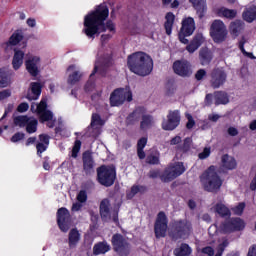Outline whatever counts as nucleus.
Listing matches in <instances>:
<instances>
[{
	"label": "nucleus",
	"instance_id": "nucleus-29",
	"mask_svg": "<svg viewBox=\"0 0 256 256\" xmlns=\"http://www.w3.org/2000/svg\"><path fill=\"white\" fill-rule=\"evenodd\" d=\"M242 18L247 23H253V21L256 20V6L255 5L246 6L242 13Z\"/></svg>",
	"mask_w": 256,
	"mask_h": 256
},
{
	"label": "nucleus",
	"instance_id": "nucleus-6",
	"mask_svg": "<svg viewBox=\"0 0 256 256\" xmlns=\"http://www.w3.org/2000/svg\"><path fill=\"white\" fill-rule=\"evenodd\" d=\"M126 101H133V93L127 88H118L110 95L111 107H120V105H123Z\"/></svg>",
	"mask_w": 256,
	"mask_h": 256
},
{
	"label": "nucleus",
	"instance_id": "nucleus-20",
	"mask_svg": "<svg viewBox=\"0 0 256 256\" xmlns=\"http://www.w3.org/2000/svg\"><path fill=\"white\" fill-rule=\"evenodd\" d=\"M205 43V37L202 33H197L193 37V39L190 41V43L186 46V51L190 53V55H193L199 47H201Z\"/></svg>",
	"mask_w": 256,
	"mask_h": 256
},
{
	"label": "nucleus",
	"instance_id": "nucleus-19",
	"mask_svg": "<svg viewBox=\"0 0 256 256\" xmlns=\"http://www.w3.org/2000/svg\"><path fill=\"white\" fill-rule=\"evenodd\" d=\"M105 125V121L101 119L99 114H92L91 124L89 131H91L92 137H97L101 134V127Z\"/></svg>",
	"mask_w": 256,
	"mask_h": 256
},
{
	"label": "nucleus",
	"instance_id": "nucleus-34",
	"mask_svg": "<svg viewBox=\"0 0 256 256\" xmlns=\"http://www.w3.org/2000/svg\"><path fill=\"white\" fill-rule=\"evenodd\" d=\"M25 57V53L21 50H14V57L12 60L13 69L17 71L23 65V58Z\"/></svg>",
	"mask_w": 256,
	"mask_h": 256
},
{
	"label": "nucleus",
	"instance_id": "nucleus-9",
	"mask_svg": "<svg viewBox=\"0 0 256 256\" xmlns=\"http://www.w3.org/2000/svg\"><path fill=\"white\" fill-rule=\"evenodd\" d=\"M210 35L215 43H223L227 38V26L221 20H214L210 28Z\"/></svg>",
	"mask_w": 256,
	"mask_h": 256
},
{
	"label": "nucleus",
	"instance_id": "nucleus-36",
	"mask_svg": "<svg viewBox=\"0 0 256 256\" xmlns=\"http://www.w3.org/2000/svg\"><path fill=\"white\" fill-rule=\"evenodd\" d=\"M108 251H111V246L107 242L97 243L93 247V253L95 255H105Z\"/></svg>",
	"mask_w": 256,
	"mask_h": 256
},
{
	"label": "nucleus",
	"instance_id": "nucleus-57",
	"mask_svg": "<svg viewBox=\"0 0 256 256\" xmlns=\"http://www.w3.org/2000/svg\"><path fill=\"white\" fill-rule=\"evenodd\" d=\"M49 135L47 134H41L39 135V142L38 143H43L44 145H49Z\"/></svg>",
	"mask_w": 256,
	"mask_h": 256
},
{
	"label": "nucleus",
	"instance_id": "nucleus-46",
	"mask_svg": "<svg viewBox=\"0 0 256 256\" xmlns=\"http://www.w3.org/2000/svg\"><path fill=\"white\" fill-rule=\"evenodd\" d=\"M226 247H229V240H227V238L220 239L217 246V251L223 253Z\"/></svg>",
	"mask_w": 256,
	"mask_h": 256
},
{
	"label": "nucleus",
	"instance_id": "nucleus-7",
	"mask_svg": "<svg viewBox=\"0 0 256 256\" xmlns=\"http://www.w3.org/2000/svg\"><path fill=\"white\" fill-rule=\"evenodd\" d=\"M97 175L98 183H100V185H104V187H111V185L115 183V179L117 177L115 168L111 166H101L97 170Z\"/></svg>",
	"mask_w": 256,
	"mask_h": 256
},
{
	"label": "nucleus",
	"instance_id": "nucleus-2",
	"mask_svg": "<svg viewBox=\"0 0 256 256\" xmlns=\"http://www.w3.org/2000/svg\"><path fill=\"white\" fill-rule=\"evenodd\" d=\"M128 68L135 75L147 77L153 71V59L144 52H136L128 56Z\"/></svg>",
	"mask_w": 256,
	"mask_h": 256
},
{
	"label": "nucleus",
	"instance_id": "nucleus-47",
	"mask_svg": "<svg viewBox=\"0 0 256 256\" xmlns=\"http://www.w3.org/2000/svg\"><path fill=\"white\" fill-rule=\"evenodd\" d=\"M79 151H81V141L76 140L74 143V146L72 148L71 157H73V159H77V155H78Z\"/></svg>",
	"mask_w": 256,
	"mask_h": 256
},
{
	"label": "nucleus",
	"instance_id": "nucleus-17",
	"mask_svg": "<svg viewBox=\"0 0 256 256\" xmlns=\"http://www.w3.org/2000/svg\"><path fill=\"white\" fill-rule=\"evenodd\" d=\"M225 81H227V74L225 71L221 69H214L211 73V87L213 89H219L222 85H225Z\"/></svg>",
	"mask_w": 256,
	"mask_h": 256
},
{
	"label": "nucleus",
	"instance_id": "nucleus-63",
	"mask_svg": "<svg viewBox=\"0 0 256 256\" xmlns=\"http://www.w3.org/2000/svg\"><path fill=\"white\" fill-rule=\"evenodd\" d=\"M181 141H182L181 136H175L170 140V145H179Z\"/></svg>",
	"mask_w": 256,
	"mask_h": 256
},
{
	"label": "nucleus",
	"instance_id": "nucleus-38",
	"mask_svg": "<svg viewBox=\"0 0 256 256\" xmlns=\"http://www.w3.org/2000/svg\"><path fill=\"white\" fill-rule=\"evenodd\" d=\"M191 253H193V250L189 247V244H181L174 250L175 256H189Z\"/></svg>",
	"mask_w": 256,
	"mask_h": 256
},
{
	"label": "nucleus",
	"instance_id": "nucleus-43",
	"mask_svg": "<svg viewBox=\"0 0 256 256\" xmlns=\"http://www.w3.org/2000/svg\"><path fill=\"white\" fill-rule=\"evenodd\" d=\"M11 83V80L7 76L5 69H0V87H7Z\"/></svg>",
	"mask_w": 256,
	"mask_h": 256
},
{
	"label": "nucleus",
	"instance_id": "nucleus-11",
	"mask_svg": "<svg viewBox=\"0 0 256 256\" xmlns=\"http://www.w3.org/2000/svg\"><path fill=\"white\" fill-rule=\"evenodd\" d=\"M227 105L229 103V94L225 91H216L213 94H207L205 97V105L208 107L213 105Z\"/></svg>",
	"mask_w": 256,
	"mask_h": 256
},
{
	"label": "nucleus",
	"instance_id": "nucleus-24",
	"mask_svg": "<svg viewBox=\"0 0 256 256\" xmlns=\"http://www.w3.org/2000/svg\"><path fill=\"white\" fill-rule=\"evenodd\" d=\"M83 161V169L87 175L93 173V169L95 167V161L93 160V156L91 155V152L86 151L83 153L82 156Z\"/></svg>",
	"mask_w": 256,
	"mask_h": 256
},
{
	"label": "nucleus",
	"instance_id": "nucleus-18",
	"mask_svg": "<svg viewBox=\"0 0 256 256\" xmlns=\"http://www.w3.org/2000/svg\"><path fill=\"white\" fill-rule=\"evenodd\" d=\"M66 72L68 73V85H77L83 77V72H81V69H79L75 64L68 66Z\"/></svg>",
	"mask_w": 256,
	"mask_h": 256
},
{
	"label": "nucleus",
	"instance_id": "nucleus-22",
	"mask_svg": "<svg viewBox=\"0 0 256 256\" xmlns=\"http://www.w3.org/2000/svg\"><path fill=\"white\" fill-rule=\"evenodd\" d=\"M221 169H223V171H233V169H237V160L229 154H224L221 157Z\"/></svg>",
	"mask_w": 256,
	"mask_h": 256
},
{
	"label": "nucleus",
	"instance_id": "nucleus-53",
	"mask_svg": "<svg viewBox=\"0 0 256 256\" xmlns=\"http://www.w3.org/2000/svg\"><path fill=\"white\" fill-rule=\"evenodd\" d=\"M23 139H25V134L18 132L12 136L11 141L12 143H17L18 141H21Z\"/></svg>",
	"mask_w": 256,
	"mask_h": 256
},
{
	"label": "nucleus",
	"instance_id": "nucleus-51",
	"mask_svg": "<svg viewBox=\"0 0 256 256\" xmlns=\"http://www.w3.org/2000/svg\"><path fill=\"white\" fill-rule=\"evenodd\" d=\"M186 119H188V122L186 123V127L188 129L195 127V120L193 119V116L191 114L186 113Z\"/></svg>",
	"mask_w": 256,
	"mask_h": 256
},
{
	"label": "nucleus",
	"instance_id": "nucleus-3",
	"mask_svg": "<svg viewBox=\"0 0 256 256\" xmlns=\"http://www.w3.org/2000/svg\"><path fill=\"white\" fill-rule=\"evenodd\" d=\"M200 179L205 191H209L210 193H217L221 189V185H223V180L217 175L215 166H211L206 170Z\"/></svg>",
	"mask_w": 256,
	"mask_h": 256
},
{
	"label": "nucleus",
	"instance_id": "nucleus-15",
	"mask_svg": "<svg viewBox=\"0 0 256 256\" xmlns=\"http://www.w3.org/2000/svg\"><path fill=\"white\" fill-rule=\"evenodd\" d=\"M220 229L222 233H233V231H241L245 229V222L241 218H231L230 220L224 222Z\"/></svg>",
	"mask_w": 256,
	"mask_h": 256
},
{
	"label": "nucleus",
	"instance_id": "nucleus-13",
	"mask_svg": "<svg viewBox=\"0 0 256 256\" xmlns=\"http://www.w3.org/2000/svg\"><path fill=\"white\" fill-rule=\"evenodd\" d=\"M181 123V115L178 110L170 111L167 115V120L162 122V129L164 131H173L179 127Z\"/></svg>",
	"mask_w": 256,
	"mask_h": 256
},
{
	"label": "nucleus",
	"instance_id": "nucleus-42",
	"mask_svg": "<svg viewBox=\"0 0 256 256\" xmlns=\"http://www.w3.org/2000/svg\"><path fill=\"white\" fill-rule=\"evenodd\" d=\"M31 118L27 117V116H17L16 118H14V124L17 127H27V123L29 122Z\"/></svg>",
	"mask_w": 256,
	"mask_h": 256
},
{
	"label": "nucleus",
	"instance_id": "nucleus-33",
	"mask_svg": "<svg viewBox=\"0 0 256 256\" xmlns=\"http://www.w3.org/2000/svg\"><path fill=\"white\" fill-rule=\"evenodd\" d=\"M174 23H175V14H173V12H168L165 15V23H164V29L166 31V34L171 35L173 31Z\"/></svg>",
	"mask_w": 256,
	"mask_h": 256
},
{
	"label": "nucleus",
	"instance_id": "nucleus-60",
	"mask_svg": "<svg viewBox=\"0 0 256 256\" xmlns=\"http://www.w3.org/2000/svg\"><path fill=\"white\" fill-rule=\"evenodd\" d=\"M205 75H207V72L205 71V69H200L196 72L195 77L197 81H201V79H203Z\"/></svg>",
	"mask_w": 256,
	"mask_h": 256
},
{
	"label": "nucleus",
	"instance_id": "nucleus-41",
	"mask_svg": "<svg viewBox=\"0 0 256 256\" xmlns=\"http://www.w3.org/2000/svg\"><path fill=\"white\" fill-rule=\"evenodd\" d=\"M23 40L21 32H14L9 39L8 45H18Z\"/></svg>",
	"mask_w": 256,
	"mask_h": 256
},
{
	"label": "nucleus",
	"instance_id": "nucleus-23",
	"mask_svg": "<svg viewBox=\"0 0 256 256\" xmlns=\"http://www.w3.org/2000/svg\"><path fill=\"white\" fill-rule=\"evenodd\" d=\"M189 2L195 9L196 15H198L199 19H203V17H205V13H207V0H189Z\"/></svg>",
	"mask_w": 256,
	"mask_h": 256
},
{
	"label": "nucleus",
	"instance_id": "nucleus-31",
	"mask_svg": "<svg viewBox=\"0 0 256 256\" xmlns=\"http://www.w3.org/2000/svg\"><path fill=\"white\" fill-rule=\"evenodd\" d=\"M144 108H136L127 118V125H135V123L139 122V119L143 117Z\"/></svg>",
	"mask_w": 256,
	"mask_h": 256
},
{
	"label": "nucleus",
	"instance_id": "nucleus-48",
	"mask_svg": "<svg viewBox=\"0 0 256 256\" xmlns=\"http://www.w3.org/2000/svg\"><path fill=\"white\" fill-rule=\"evenodd\" d=\"M47 147H49V144H43L42 142H38L36 145L37 155L41 157V154L47 151Z\"/></svg>",
	"mask_w": 256,
	"mask_h": 256
},
{
	"label": "nucleus",
	"instance_id": "nucleus-28",
	"mask_svg": "<svg viewBox=\"0 0 256 256\" xmlns=\"http://www.w3.org/2000/svg\"><path fill=\"white\" fill-rule=\"evenodd\" d=\"M199 61L203 66L209 65L213 61V52L209 48H201L199 51Z\"/></svg>",
	"mask_w": 256,
	"mask_h": 256
},
{
	"label": "nucleus",
	"instance_id": "nucleus-56",
	"mask_svg": "<svg viewBox=\"0 0 256 256\" xmlns=\"http://www.w3.org/2000/svg\"><path fill=\"white\" fill-rule=\"evenodd\" d=\"M147 146V137H142L137 142V149H145Z\"/></svg>",
	"mask_w": 256,
	"mask_h": 256
},
{
	"label": "nucleus",
	"instance_id": "nucleus-52",
	"mask_svg": "<svg viewBox=\"0 0 256 256\" xmlns=\"http://www.w3.org/2000/svg\"><path fill=\"white\" fill-rule=\"evenodd\" d=\"M77 201L79 203H85V201H87V192L81 190L77 195Z\"/></svg>",
	"mask_w": 256,
	"mask_h": 256
},
{
	"label": "nucleus",
	"instance_id": "nucleus-55",
	"mask_svg": "<svg viewBox=\"0 0 256 256\" xmlns=\"http://www.w3.org/2000/svg\"><path fill=\"white\" fill-rule=\"evenodd\" d=\"M209 155H211V148L206 147L201 153H199L198 157L199 159H207Z\"/></svg>",
	"mask_w": 256,
	"mask_h": 256
},
{
	"label": "nucleus",
	"instance_id": "nucleus-21",
	"mask_svg": "<svg viewBox=\"0 0 256 256\" xmlns=\"http://www.w3.org/2000/svg\"><path fill=\"white\" fill-rule=\"evenodd\" d=\"M41 59L37 56H32L29 57L26 62V69L28 71V73H30V75H32V77H37V75L39 74V63H40Z\"/></svg>",
	"mask_w": 256,
	"mask_h": 256
},
{
	"label": "nucleus",
	"instance_id": "nucleus-64",
	"mask_svg": "<svg viewBox=\"0 0 256 256\" xmlns=\"http://www.w3.org/2000/svg\"><path fill=\"white\" fill-rule=\"evenodd\" d=\"M247 256H256V245L249 248Z\"/></svg>",
	"mask_w": 256,
	"mask_h": 256
},
{
	"label": "nucleus",
	"instance_id": "nucleus-32",
	"mask_svg": "<svg viewBox=\"0 0 256 256\" xmlns=\"http://www.w3.org/2000/svg\"><path fill=\"white\" fill-rule=\"evenodd\" d=\"M80 239H81V234L79 233V231L77 229H72L69 232V236H68V244L70 249H75Z\"/></svg>",
	"mask_w": 256,
	"mask_h": 256
},
{
	"label": "nucleus",
	"instance_id": "nucleus-35",
	"mask_svg": "<svg viewBox=\"0 0 256 256\" xmlns=\"http://www.w3.org/2000/svg\"><path fill=\"white\" fill-rule=\"evenodd\" d=\"M212 211L220 215V217H229V215H231V211L229 210V208L221 202L213 206Z\"/></svg>",
	"mask_w": 256,
	"mask_h": 256
},
{
	"label": "nucleus",
	"instance_id": "nucleus-1",
	"mask_svg": "<svg viewBox=\"0 0 256 256\" xmlns=\"http://www.w3.org/2000/svg\"><path fill=\"white\" fill-rule=\"evenodd\" d=\"M109 17V8L105 5H100L96 10L84 18V33L90 39H95V35H99L105 31L115 33V24L108 21L105 25V20Z\"/></svg>",
	"mask_w": 256,
	"mask_h": 256
},
{
	"label": "nucleus",
	"instance_id": "nucleus-30",
	"mask_svg": "<svg viewBox=\"0 0 256 256\" xmlns=\"http://www.w3.org/2000/svg\"><path fill=\"white\" fill-rule=\"evenodd\" d=\"M140 119H141L140 129L142 131H147V129H151L155 124V121L153 120V116L145 114V109L143 110L142 116Z\"/></svg>",
	"mask_w": 256,
	"mask_h": 256
},
{
	"label": "nucleus",
	"instance_id": "nucleus-27",
	"mask_svg": "<svg viewBox=\"0 0 256 256\" xmlns=\"http://www.w3.org/2000/svg\"><path fill=\"white\" fill-rule=\"evenodd\" d=\"M41 95V84L39 82H32L28 90L26 98L29 101H37Z\"/></svg>",
	"mask_w": 256,
	"mask_h": 256
},
{
	"label": "nucleus",
	"instance_id": "nucleus-62",
	"mask_svg": "<svg viewBox=\"0 0 256 256\" xmlns=\"http://www.w3.org/2000/svg\"><path fill=\"white\" fill-rule=\"evenodd\" d=\"M29 109V104L27 103H21L18 108L17 111H19V113H25V111H27Z\"/></svg>",
	"mask_w": 256,
	"mask_h": 256
},
{
	"label": "nucleus",
	"instance_id": "nucleus-59",
	"mask_svg": "<svg viewBox=\"0 0 256 256\" xmlns=\"http://www.w3.org/2000/svg\"><path fill=\"white\" fill-rule=\"evenodd\" d=\"M11 95V90H3L0 92V101H5V99H9Z\"/></svg>",
	"mask_w": 256,
	"mask_h": 256
},
{
	"label": "nucleus",
	"instance_id": "nucleus-61",
	"mask_svg": "<svg viewBox=\"0 0 256 256\" xmlns=\"http://www.w3.org/2000/svg\"><path fill=\"white\" fill-rule=\"evenodd\" d=\"M227 133L230 137H237L239 135V130L235 127H229Z\"/></svg>",
	"mask_w": 256,
	"mask_h": 256
},
{
	"label": "nucleus",
	"instance_id": "nucleus-49",
	"mask_svg": "<svg viewBox=\"0 0 256 256\" xmlns=\"http://www.w3.org/2000/svg\"><path fill=\"white\" fill-rule=\"evenodd\" d=\"M145 192V187L143 186H132L131 191H130V196L135 197L137 193H143Z\"/></svg>",
	"mask_w": 256,
	"mask_h": 256
},
{
	"label": "nucleus",
	"instance_id": "nucleus-12",
	"mask_svg": "<svg viewBox=\"0 0 256 256\" xmlns=\"http://www.w3.org/2000/svg\"><path fill=\"white\" fill-rule=\"evenodd\" d=\"M57 223L63 233H67L71 227V214L67 208H60L57 212Z\"/></svg>",
	"mask_w": 256,
	"mask_h": 256
},
{
	"label": "nucleus",
	"instance_id": "nucleus-5",
	"mask_svg": "<svg viewBox=\"0 0 256 256\" xmlns=\"http://www.w3.org/2000/svg\"><path fill=\"white\" fill-rule=\"evenodd\" d=\"M31 111L39 115L40 121H42V123L48 121V127H55V120H53V112L47 110V102L45 100H41L39 104H32Z\"/></svg>",
	"mask_w": 256,
	"mask_h": 256
},
{
	"label": "nucleus",
	"instance_id": "nucleus-10",
	"mask_svg": "<svg viewBox=\"0 0 256 256\" xmlns=\"http://www.w3.org/2000/svg\"><path fill=\"white\" fill-rule=\"evenodd\" d=\"M113 249L120 256H128L131 253V244L121 234H114L112 237Z\"/></svg>",
	"mask_w": 256,
	"mask_h": 256
},
{
	"label": "nucleus",
	"instance_id": "nucleus-16",
	"mask_svg": "<svg viewBox=\"0 0 256 256\" xmlns=\"http://www.w3.org/2000/svg\"><path fill=\"white\" fill-rule=\"evenodd\" d=\"M173 70L176 75H179L180 77H191V75H193L191 64L187 60L174 62Z\"/></svg>",
	"mask_w": 256,
	"mask_h": 256
},
{
	"label": "nucleus",
	"instance_id": "nucleus-54",
	"mask_svg": "<svg viewBox=\"0 0 256 256\" xmlns=\"http://www.w3.org/2000/svg\"><path fill=\"white\" fill-rule=\"evenodd\" d=\"M201 253H203L204 255H208V256H214L215 250H213V248L211 246H207V247L202 248Z\"/></svg>",
	"mask_w": 256,
	"mask_h": 256
},
{
	"label": "nucleus",
	"instance_id": "nucleus-37",
	"mask_svg": "<svg viewBox=\"0 0 256 256\" xmlns=\"http://www.w3.org/2000/svg\"><path fill=\"white\" fill-rule=\"evenodd\" d=\"M217 15L226 19H235L237 17V10L222 7L217 10Z\"/></svg>",
	"mask_w": 256,
	"mask_h": 256
},
{
	"label": "nucleus",
	"instance_id": "nucleus-45",
	"mask_svg": "<svg viewBox=\"0 0 256 256\" xmlns=\"http://www.w3.org/2000/svg\"><path fill=\"white\" fill-rule=\"evenodd\" d=\"M146 163L149 165H159V153H156L155 155L150 154L147 156Z\"/></svg>",
	"mask_w": 256,
	"mask_h": 256
},
{
	"label": "nucleus",
	"instance_id": "nucleus-26",
	"mask_svg": "<svg viewBox=\"0 0 256 256\" xmlns=\"http://www.w3.org/2000/svg\"><path fill=\"white\" fill-rule=\"evenodd\" d=\"M100 215L103 221H110L111 219V202L107 198L100 202Z\"/></svg>",
	"mask_w": 256,
	"mask_h": 256
},
{
	"label": "nucleus",
	"instance_id": "nucleus-8",
	"mask_svg": "<svg viewBox=\"0 0 256 256\" xmlns=\"http://www.w3.org/2000/svg\"><path fill=\"white\" fill-rule=\"evenodd\" d=\"M186 170L187 169L185 168V165H183V162L170 164L161 175V180L164 183H169L173 181V179H177V177L183 175Z\"/></svg>",
	"mask_w": 256,
	"mask_h": 256
},
{
	"label": "nucleus",
	"instance_id": "nucleus-14",
	"mask_svg": "<svg viewBox=\"0 0 256 256\" xmlns=\"http://www.w3.org/2000/svg\"><path fill=\"white\" fill-rule=\"evenodd\" d=\"M167 223V215H165V212H159L154 225V232L157 239H160V237H165V235H167Z\"/></svg>",
	"mask_w": 256,
	"mask_h": 256
},
{
	"label": "nucleus",
	"instance_id": "nucleus-44",
	"mask_svg": "<svg viewBox=\"0 0 256 256\" xmlns=\"http://www.w3.org/2000/svg\"><path fill=\"white\" fill-rule=\"evenodd\" d=\"M193 145V139L191 137H187L184 139L183 144L180 146L181 151L183 153H187L191 149Z\"/></svg>",
	"mask_w": 256,
	"mask_h": 256
},
{
	"label": "nucleus",
	"instance_id": "nucleus-39",
	"mask_svg": "<svg viewBox=\"0 0 256 256\" xmlns=\"http://www.w3.org/2000/svg\"><path fill=\"white\" fill-rule=\"evenodd\" d=\"M242 30H243V21L236 20L234 22H231L230 31L232 35H235V37H237V35H239V33H241Z\"/></svg>",
	"mask_w": 256,
	"mask_h": 256
},
{
	"label": "nucleus",
	"instance_id": "nucleus-4",
	"mask_svg": "<svg viewBox=\"0 0 256 256\" xmlns=\"http://www.w3.org/2000/svg\"><path fill=\"white\" fill-rule=\"evenodd\" d=\"M172 231L169 236L177 241V239H187L193 233V224L189 220H178L173 223Z\"/></svg>",
	"mask_w": 256,
	"mask_h": 256
},
{
	"label": "nucleus",
	"instance_id": "nucleus-25",
	"mask_svg": "<svg viewBox=\"0 0 256 256\" xmlns=\"http://www.w3.org/2000/svg\"><path fill=\"white\" fill-rule=\"evenodd\" d=\"M195 32V20L191 17H188L183 20L180 33H184L187 37H191Z\"/></svg>",
	"mask_w": 256,
	"mask_h": 256
},
{
	"label": "nucleus",
	"instance_id": "nucleus-58",
	"mask_svg": "<svg viewBox=\"0 0 256 256\" xmlns=\"http://www.w3.org/2000/svg\"><path fill=\"white\" fill-rule=\"evenodd\" d=\"M239 47H240V51H242L243 55H245L246 57H249V59H255V56L253 55V53L245 51V47H244L243 43H240Z\"/></svg>",
	"mask_w": 256,
	"mask_h": 256
},
{
	"label": "nucleus",
	"instance_id": "nucleus-40",
	"mask_svg": "<svg viewBox=\"0 0 256 256\" xmlns=\"http://www.w3.org/2000/svg\"><path fill=\"white\" fill-rule=\"evenodd\" d=\"M37 119L35 118H30L28 120V123L26 124V131L27 133H36L37 132Z\"/></svg>",
	"mask_w": 256,
	"mask_h": 256
},
{
	"label": "nucleus",
	"instance_id": "nucleus-50",
	"mask_svg": "<svg viewBox=\"0 0 256 256\" xmlns=\"http://www.w3.org/2000/svg\"><path fill=\"white\" fill-rule=\"evenodd\" d=\"M244 210H245V203H240L236 207L233 208L235 215H243Z\"/></svg>",
	"mask_w": 256,
	"mask_h": 256
}]
</instances>
